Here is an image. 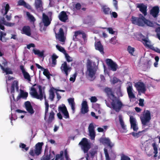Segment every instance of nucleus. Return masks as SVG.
Returning <instances> with one entry per match:
<instances>
[{
    "label": "nucleus",
    "instance_id": "nucleus-1",
    "mask_svg": "<svg viewBox=\"0 0 160 160\" xmlns=\"http://www.w3.org/2000/svg\"><path fill=\"white\" fill-rule=\"evenodd\" d=\"M104 91L108 97L109 101L110 103H109L106 100H105L107 106L109 108H112L116 112H119L122 106V102L115 96L111 88H105Z\"/></svg>",
    "mask_w": 160,
    "mask_h": 160
},
{
    "label": "nucleus",
    "instance_id": "nucleus-2",
    "mask_svg": "<svg viewBox=\"0 0 160 160\" xmlns=\"http://www.w3.org/2000/svg\"><path fill=\"white\" fill-rule=\"evenodd\" d=\"M98 64L96 65L95 62L92 63L90 60H88L87 65V71L86 72L87 77L92 81L95 78V75L98 69Z\"/></svg>",
    "mask_w": 160,
    "mask_h": 160
},
{
    "label": "nucleus",
    "instance_id": "nucleus-3",
    "mask_svg": "<svg viewBox=\"0 0 160 160\" xmlns=\"http://www.w3.org/2000/svg\"><path fill=\"white\" fill-rule=\"evenodd\" d=\"M44 143L43 142H38L35 145L34 148L30 149L29 154L33 158L37 157L41 154L42 152V146Z\"/></svg>",
    "mask_w": 160,
    "mask_h": 160
},
{
    "label": "nucleus",
    "instance_id": "nucleus-4",
    "mask_svg": "<svg viewBox=\"0 0 160 160\" xmlns=\"http://www.w3.org/2000/svg\"><path fill=\"white\" fill-rule=\"evenodd\" d=\"M143 126H145L148 123L151 119V113L148 110H145L142 114L140 117Z\"/></svg>",
    "mask_w": 160,
    "mask_h": 160
},
{
    "label": "nucleus",
    "instance_id": "nucleus-5",
    "mask_svg": "<svg viewBox=\"0 0 160 160\" xmlns=\"http://www.w3.org/2000/svg\"><path fill=\"white\" fill-rule=\"evenodd\" d=\"M79 144L81 145V148L84 153H87L91 148L90 145L86 138H83Z\"/></svg>",
    "mask_w": 160,
    "mask_h": 160
},
{
    "label": "nucleus",
    "instance_id": "nucleus-6",
    "mask_svg": "<svg viewBox=\"0 0 160 160\" xmlns=\"http://www.w3.org/2000/svg\"><path fill=\"white\" fill-rule=\"evenodd\" d=\"M132 21L133 24L139 26H144L145 18L141 14H140L139 18L132 16Z\"/></svg>",
    "mask_w": 160,
    "mask_h": 160
},
{
    "label": "nucleus",
    "instance_id": "nucleus-7",
    "mask_svg": "<svg viewBox=\"0 0 160 160\" xmlns=\"http://www.w3.org/2000/svg\"><path fill=\"white\" fill-rule=\"evenodd\" d=\"M134 86L139 94L141 93H145L146 89L145 85L143 82H138L135 83Z\"/></svg>",
    "mask_w": 160,
    "mask_h": 160
},
{
    "label": "nucleus",
    "instance_id": "nucleus-8",
    "mask_svg": "<svg viewBox=\"0 0 160 160\" xmlns=\"http://www.w3.org/2000/svg\"><path fill=\"white\" fill-rule=\"evenodd\" d=\"M60 69L62 72L64 73L65 76L67 77L68 74V72L71 71L72 68L71 67L68 65L66 62H64L62 64Z\"/></svg>",
    "mask_w": 160,
    "mask_h": 160
},
{
    "label": "nucleus",
    "instance_id": "nucleus-9",
    "mask_svg": "<svg viewBox=\"0 0 160 160\" xmlns=\"http://www.w3.org/2000/svg\"><path fill=\"white\" fill-rule=\"evenodd\" d=\"M56 38H57L59 41L64 42L65 40V38L64 37V32L63 28H60L58 34L55 32Z\"/></svg>",
    "mask_w": 160,
    "mask_h": 160
},
{
    "label": "nucleus",
    "instance_id": "nucleus-10",
    "mask_svg": "<svg viewBox=\"0 0 160 160\" xmlns=\"http://www.w3.org/2000/svg\"><path fill=\"white\" fill-rule=\"evenodd\" d=\"M107 64L109 66L113 71H116L118 68V65L111 59H107L106 60Z\"/></svg>",
    "mask_w": 160,
    "mask_h": 160
},
{
    "label": "nucleus",
    "instance_id": "nucleus-11",
    "mask_svg": "<svg viewBox=\"0 0 160 160\" xmlns=\"http://www.w3.org/2000/svg\"><path fill=\"white\" fill-rule=\"evenodd\" d=\"M137 7L139 9L140 11L143 14L144 16L147 15V7L142 3H137L136 4Z\"/></svg>",
    "mask_w": 160,
    "mask_h": 160
},
{
    "label": "nucleus",
    "instance_id": "nucleus-12",
    "mask_svg": "<svg viewBox=\"0 0 160 160\" xmlns=\"http://www.w3.org/2000/svg\"><path fill=\"white\" fill-rule=\"evenodd\" d=\"M88 131L89 136L92 140L94 139L95 137V132L94 131V125L92 123H90L88 127Z\"/></svg>",
    "mask_w": 160,
    "mask_h": 160
},
{
    "label": "nucleus",
    "instance_id": "nucleus-13",
    "mask_svg": "<svg viewBox=\"0 0 160 160\" xmlns=\"http://www.w3.org/2000/svg\"><path fill=\"white\" fill-rule=\"evenodd\" d=\"M131 128H132L134 131H137L138 129L136 119L132 116H131Z\"/></svg>",
    "mask_w": 160,
    "mask_h": 160
},
{
    "label": "nucleus",
    "instance_id": "nucleus-14",
    "mask_svg": "<svg viewBox=\"0 0 160 160\" xmlns=\"http://www.w3.org/2000/svg\"><path fill=\"white\" fill-rule=\"evenodd\" d=\"M24 104L25 108L28 112L31 115L33 114L34 111L30 102L28 101H26L25 102Z\"/></svg>",
    "mask_w": 160,
    "mask_h": 160
},
{
    "label": "nucleus",
    "instance_id": "nucleus-15",
    "mask_svg": "<svg viewBox=\"0 0 160 160\" xmlns=\"http://www.w3.org/2000/svg\"><path fill=\"white\" fill-rule=\"evenodd\" d=\"M100 141L103 144L107 145L109 146L111 149L114 146V144L111 142L110 140L108 138H101Z\"/></svg>",
    "mask_w": 160,
    "mask_h": 160
},
{
    "label": "nucleus",
    "instance_id": "nucleus-16",
    "mask_svg": "<svg viewBox=\"0 0 160 160\" xmlns=\"http://www.w3.org/2000/svg\"><path fill=\"white\" fill-rule=\"evenodd\" d=\"M58 17L60 20L63 22H66L68 19V16L64 11L61 12L59 14Z\"/></svg>",
    "mask_w": 160,
    "mask_h": 160
},
{
    "label": "nucleus",
    "instance_id": "nucleus-17",
    "mask_svg": "<svg viewBox=\"0 0 160 160\" xmlns=\"http://www.w3.org/2000/svg\"><path fill=\"white\" fill-rule=\"evenodd\" d=\"M58 111L61 112L64 116V118L67 119L69 118L68 112L67 111L66 107L64 105L63 107H58Z\"/></svg>",
    "mask_w": 160,
    "mask_h": 160
},
{
    "label": "nucleus",
    "instance_id": "nucleus-18",
    "mask_svg": "<svg viewBox=\"0 0 160 160\" xmlns=\"http://www.w3.org/2000/svg\"><path fill=\"white\" fill-rule=\"evenodd\" d=\"M159 12V9L158 7L155 6L152 8L150 11V14L153 17L157 18Z\"/></svg>",
    "mask_w": 160,
    "mask_h": 160
},
{
    "label": "nucleus",
    "instance_id": "nucleus-19",
    "mask_svg": "<svg viewBox=\"0 0 160 160\" xmlns=\"http://www.w3.org/2000/svg\"><path fill=\"white\" fill-rule=\"evenodd\" d=\"M35 6L36 9L38 12L43 11V8L41 0H35Z\"/></svg>",
    "mask_w": 160,
    "mask_h": 160
},
{
    "label": "nucleus",
    "instance_id": "nucleus-20",
    "mask_svg": "<svg viewBox=\"0 0 160 160\" xmlns=\"http://www.w3.org/2000/svg\"><path fill=\"white\" fill-rule=\"evenodd\" d=\"M42 21L45 27L48 26L51 23V21L48 17L44 13L42 14Z\"/></svg>",
    "mask_w": 160,
    "mask_h": 160
},
{
    "label": "nucleus",
    "instance_id": "nucleus-21",
    "mask_svg": "<svg viewBox=\"0 0 160 160\" xmlns=\"http://www.w3.org/2000/svg\"><path fill=\"white\" fill-rule=\"evenodd\" d=\"M22 31L23 34H24L28 36H30L31 35V30L30 27L29 26H25L22 28Z\"/></svg>",
    "mask_w": 160,
    "mask_h": 160
},
{
    "label": "nucleus",
    "instance_id": "nucleus-22",
    "mask_svg": "<svg viewBox=\"0 0 160 160\" xmlns=\"http://www.w3.org/2000/svg\"><path fill=\"white\" fill-rule=\"evenodd\" d=\"M142 40L143 42L144 45L146 47H151L152 45H151V42L148 37L145 38V37L142 35Z\"/></svg>",
    "mask_w": 160,
    "mask_h": 160
},
{
    "label": "nucleus",
    "instance_id": "nucleus-23",
    "mask_svg": "<svg viewBox=\"0 0 160 160\" xmlns=\"http://www.w3.org/2000/svg\"><path fill=\"white\" fill-rule=\"evenodd\" d=\"M95 49L98 50L102 53H104L103 48L100 41H99L95 44Z\"/></svg>",
    "mask_w": 160,
    "mask_h": 160
},
{
    "label": "nucleus",
    "instance_id": "nucleus-24",
    "mask_svg": "<svg viewBox=\"0 0 160 160\" xmlns=\"http://www.w3.org/2000/svg\"><path fill=\"white\" fill-rule=\"evenodd\" d=\"M28 95V93L27 92H24L22 90H20V94L18 96L17 98V100H19L21 98L26 99Z\"/></svg>",
    "mask_w": 160,
    "mask_h": 160
},
{
    "label": "nucleus",
    "instance_id": "nucleus-25",
    "mask_svg": "<svg viewBox=\"0 0 160 160\" xmlns=\"http://www.w3.org/2000/svg\"><path fill=\"white\" fill-rule=\"evenodd\" d=\"M68 103L71 105L72 109L73 112L75 110V103L74 101L73 98H70L68 99Z\"/></svg>",
    "mask_w": 160,
    "mask_h": 160
},
{
    "label": "nucleus",
    "instance_id": "nucleus-26",
    "mask_svg": "<svg viewBox=\"0 0 160 160\" xmlns=\"http://www.w3.org/2000/svg\"><path fill=\"white\" fill-rule=\"evenodd\" d=\"M54 115L55 113H54L53 111L52 110L49 113L48 119L47 121L48 123L50 124L54 120Z\"/></svg>",
    "mask_w": 160,
    "mask_h": 160
},
{
    "label": "nucleus",
    "instance_id": "nucleus-27",
    "mask_svg": "<svg viewBox=\"0 0 160 160\" xmlns=\"http://www.w3.org/2000/svg\"><path fill=\"white\" fill-rule=\"evenodd\" d=\"M38 88L39 89V94H38L37 93V97L36 99H40L41 100L43 99V95L42 89V87L41 85H38Z\"/></svg>",
    "mask_w": 160,
    "mask_h": 160
},
{
    "label": "nucleus",
    "instance_id": "nucleus-28",
    "mask_svg": "<svg viewBox=\"0 0 160 160\" xmlns=\"http://www.w3.org/2000/svg\"><path fill=\"white\" fill-rule=\"evenodd\" d=\"M0 67L1 69L3 71L5 72L6 74H13V72L11 70V69L9 68H5L0 63Z\"/></svg>",
    "mask_w": 160,
    "mask_h": 160
},
{
    "label": "nucleus",
    "instance_id": "nucleus-29",
    "mask_svg": "<svg viewBox=\"0 0 160 160\" xmlns=\"http://www.w3.org/2000/svg\"><path fill=\"white\" fill-rule=\"evenodd\" d=\"M43 74L45 75L48 79H49L50 78V76H52V75L51 74L49 71L48 69L47 68H43Z\"/></svg>",
    "mask_w": 160,
    "mask_h": 160
},
{
    "label": "nucleus",
    "instance_id": "nucleus-30",
    "mask_svg": "<svg viewBox=\"0 0 160 160\" xmlns=\"http://www.w3.org/2000/svg\"><path fill=\"white\" fill-rule=\"evenodd\" d=\"M82 31L78 30L74 32V34L73 36V40L74 41H78V38H77L79 35L82 34Z\"/></svg>",
    "mask_w": 160,
    "mask_h": 160
},
{
    "label": "nucleus",
    "instance_id": "nucleus-31",
    "mask_svg": "<svg viewBox=\"0 0 160 160\" xmlns=\"http://www.w3.org/2000/svg\"><path fill=\"white\" fill-rule=\"evenodd\" d=\"M31 92L30 94L34 98H36L37 97V92L36 89L34 87H32L31 89Z\"/></svg>",
    "mask_w": 160,
    "mask_h": 160
},
{
    "label": "nucleus",
    "instance_id": "nucleus-32",
    "mask_svg": "<svg viewBox=\"0 0 160 160\" xmlns=\"http://www.w3.org/2000/svg\"><path fill=\"white\" fill-rule=\"evenodd\" d=\"M58 57L55 54H53L52 56V66H54L57 63L56 59L58 58Z\"/></svg>",
    "mask_w": 160,
    "mask_h": 160
},
{
    "label": "nucleus",
    "instance_id": "nucleus-33",
    "mask_svg": "<svg viewBox=\"0 0 160 160\" xmlns=\"http://www.w3.org/2000/svg\"><path fill=\"white\" fill-rule=\"evenodd\" d=\"M103 12L104 14L106 15H109L111 14V11L110 10V8L106 6H104L102 8Z\"/></svg>",
    "mask_w": 160,
    "mask_h": 160
},
{
    "label": "nucleus",
    "instance_id": "nucleus-34",
    "mask_svg": "<svg viewBox=\"0 0 160 160\" xmlns=\"http://www.w3.org/2000/svg\"><path fill=\"white\" fill-rule=\"evenodd\" d=\"M119 118L120 123L121 126L122 128L124 130H125L126 128V126L125 125L123 121L121 115H119Z\"/></svg>",
    "mask_w": 160,
    "mask_h": 160
},
{
    "label": "nucleus",
    "instance_id": "nucleus-35",
    "mask_svg": "<svg viewBox=\"0 0 160 160\" xmlns=\"http://www.w3.org/2000/svg\"><path fill=\"white\" fill-rule=\"evenodd\" d=\"M18 5L19 6H23L25 8H28L29 5L27 4L23 0H19L18 2Z\"/></svg>",
    "mask_w": 160,
    "mask_h": 160
},
{
    "label": "nucleus",
    "instance_id": "nucleus-36",
    "mask_svg": "<svg viewBox=\"0 0 160 160\" xmlns=\"http://www.w3.org/2000/svg\"><path fill=\"white\" fill-rule=\"evenodd\" d=\"M143 131H139L137 133H135L133 132L131 133L132 136L135 138H138L142 135V133Z\"/></svg>",
    "mask_w": 160,
    "mask_h": 160
},
{
    "label": "nucleus",
    "instance_id": "nucleus-37",
    "mask_svg": "<svg viewBox=\"0 0 160 160\" xmlns=\"http://www.w3.org/2000/svg\"><path fill=\"white\" fill-rule=\"evenodd\" d=\"M56 48L58 51L61 52H62L64 54L66 52V51L64 48L61 46L57 45H56Z\"/></svg>",
    "mask_w": 160,
    "mask_h": 160
},
{
    "label": "nucleus",
    "instance_id": "nucleus-38",
    "mask_svg": "<svg viewBox=\"0 0 160 160\" xmlns=\"http://www.w3.org/2000/svg\"><path fill=\"white\" fill-rule=\"evenodd\" d=\"M55 97L54 92L52 90H50V93L49 95V98L51 100V101H52L53 100L54 98Z\"/></svg>",
    "mask_w": 160,
    "mask_h": 160
},
{
    "label": "nucleus",
    "instance_id": "nucleus-39",
    "mask_svg": "<svg viewBox=\"0 0 160 160\" xmlns=\"http://www.w3.org/2000/svg\"><path fill=\"white\" fill-rule=\"evenodd\" d=\"M23 74L25 79H27L29 82L31 81L30 76L28 72H26L23 73Z\"/></svg>",
    "mask_w": 160,
    "mask_h": 160
},
{
    "label": "nucleus",
    "instance_id": "nucleus-40",
    "mask_svg": "<svg viewBox=\"0 0 160 160\" xmlns=\"http://www.w3.org/2000/svg\"><path fill=\"white\" fill-rule=\"evenodd\" d=\"M27 15L30 20L31 21L34 22L35 21V19L34 17L32 15H31L28 12H27Z\"/></svg>",
    "mask_w": 160,
    "mask_h": 160
},
{
    "label": "nucleus",
    "instance_id": "nucleus-41",
    "mask_svg": "<svg viewBox=\"0 0 160 160\" xmlns=\"http://www.w3.org/2000/svg\"><path fill=\"white\" fill-rule=\"evenodd\" d=\"M65 56V58L66 59L67 61L68 62H72L73 61V59L70 57L69 55L66 52L64 54Z\"/></svg>",
    "mask_w": 160,
    "mask_h": 160
},
{
    "label": "nucleus",
    "instance_id": "nucleus-42",
    "mask_svg": "<svg viewBox=\"0 0 160 160\" xmlns=\"http://www.w3.org/2000/svg\"><path fill=\"white\" fill-rule=\"evenodd\" d=\"M104 151L105 155L106 160H111L109 155L108 153V150L106 148L104 149Z\"/></svg>",
    "mask_w": 160,
    "mask_h": 160
},
{
    "label": "nucleus",
    "instance_id": "nucleus-43",
    "mask_svg": "<svg viewBox=\"0 0 160 160\" xmlns=\"http://www.w3.org/2000/svg\"><path fill=\"white\" fill-rule=\"evenodd\" d=\"M4 8L5 12L3 14V16H4L5 15L8 14V12L10 9V7L9 5L8 4H6Z\"/></svg>",
    "mask_w": 160,
    "mask_h": 160
},
{
    "label": "nucleus",
    "instance_id": "nucleus-44",
    "mask_svg": "<svg viewBox=\"0 0 160 160\" xmlns=\"http://www.w3.org/2000/svg\"><path fill=\"white\" fill-rule=\"evenodd\" d=\"M18 81H14L12 84V87L14 88L16 87V88L18 90Z\"/></svg>",
    "mask_w": 160,
    "mask_h": 160
},
{
    "label": "nucleus",
    "instance_id": "nucleus-45",
    "mask_svg": "<svg viewBox=\"0 0 160 160\" xmlns=\"http://www.w3.org/2000/svg\"><path fill=\"white\" fill-rule=\"evenodd\" d=\"M144 24H146L148 26L150 27H152L153 26V24L150 21L146 19V18L144 21Z\"/></svg>",
    "mask_w": 160,
    "mask_h": 160
},
{
    "label": "nucleus",
    "instance_id": "nucleus-46",
    "mask_svg": "<svg viewBox=\"0 0 160 160\" xmlns=\"http://www.w3.org/2000/svg\"><path fill=\"white\" fill-rule=\"evenodd\" d=\"M88 111V107L82 108L81 112L82 114H85Z\"/></svg>",
    "mask_w": 160,
    "mask_h": 160
},
{
    "label": "nucleus",
    "instance_id": "nucleus-47",
    "mask_svg": "<svg viewBox=\"0 0 160 160\" xmlns=\"http://www.w3.org/2000/svg\"><path fill=\"white\" fill-rule=\"evenodd\" d=\"M116 93L118 96L119 97H122V94L121 90V87L120 86L118 88L116 91Z\"/></svg>",
    "mask_w": 160,
    "mask_h": 160
},
{
    "label": "nucleus",
    "instance_id": "nucleus-48",
    "mask_svg": "<svg viewBox=\"0 0 160 160\" xmlns=\"http://www.w3.org/2000/svg\"><path fill=\"white\" fill-rule=\"evenodd\" d=\"M74 8H75L77 10H80L81 8V4L79 3H77L75 5V6H73Z\"/></svg>",
    "mask_w": 160,
    "mask_h": 160
},
{
    "label": "nucleus",
    "instance_id": "nucleus-49",
    "mask_svg": "<svg viewBox=\"0 0 160 160\" xmlns=\"http://www.w3.org/2000/svg\"><path fill=\"white\" fill-rule=\"evenodd\" d=\"M19 147L20 148H21L22 149H24L26 151H28L29 149L28 147H26V145L25 144L22 143H21L20 144Z\"/></svg>",
    "mask_w": 160,
    "mask_h": 160
},
{
    "label": "nucleus",
    "instance_id": "nucleus-50",
    "mask_svg": "<svg viewBox=\"0 0 160 160\" xmlns=\"http://www.w3.org/2000/svg\"><path fill=\"white\" fill-rule=\"evenodd\" d=\"M113 5L116 10H118V1L116 0H113Z\"/></svg>",
    "mask_w": 160,
    "mask_h": 160
},
{
    "label": "nucleus",
    "instance_id": "nucleus-51",
    "mask_svg": "<svg viewBox=\"0 0 160 160\" xmlns=\"http://www.w3.org/2000/svg\"><path fill=\"white\" fill-rule=\"evenodd\" d=\"M77 73H75L73 75H72V77H70L69 80L70 81H72L73 82H74L76 79V78L77 76Z\"/></svg>",
    "mask_w": 160,
    "mask_h": 160
},
{
    "label": "nucleus",
    "instance_id": "nucleus-52",
    "mask_svg": "<svg viewBox=\"0 0 160 160\" xmlns=\"http://www.w3.org/2000/svg\"><path fill=\"white\" fill-rule=\"evenodd\" d=\"M53 158L52 156H51L50 154L49 155H47L45 157H43L42 158L43 160H50L51 158Z\"/></svg>",
    "mask_w": 160,
    "mask_h": 160
},
{
    "label": "nucleus",
    "instance_id": "nucleus-53",
    "mask_svg": "<svg viewBox=\"0 0 160 160\" xmlns=\"http://www.w3.org/2000/svg\"><path fill=\"white\" fill-rule=\"evenodd\" d=\"M5 18L8 21H10L12 18V14L11 13H8L5 15Z\"/></svg>",
    "mask_w": 160,
    "mask_h": 160
},
{
    "label": "nucleus",
    "instance_id": "nucleus-54",
    "mask_svg": "<svg viewBox=\"0 0 160 160\" xmlns=\"http://www.w3.org/2000/svg\"><path fill=\"white\" fill-rule=\"evenodd\" d=\"M97 153V151L93 149L91 151L90 153L91 154V156L92 158H93L95 154Z\"/></svg>",
    "mask_w": 160,
    "mask_h": 160
},
{
    "label": "nucleus",
    "instance_id": "nucleus-55",
    "mask_svg": "<svg viewBox=\"0 0 160 160\" xmlns=\"http://www.w3.org/2000/svg\"><path fill=\"white\" fill-rule=\"evenodd\" d=\"M116 38L115 37L112 38L110 40L109 42L113 44H115Z\"/></svg>",
    "mask_w": 160,
    "mask_h": 160
},
{
    "label": "nucleus",
    "instance_id": "nucleus-56",
    "mask_svg": "<svg viewBox=\"0 0 160 160\" xmlns=\"http://www.w3.org/2000/svg\"><path fill=\"white\" fill-rule=\"evenodd\" d=\"M22 18V16H19L18 15L15 16L14 18L15 19L17 20V23L18 24V23L20 21L21 19Z\"/></svg>",
    "mask_w": 160,
    "mask_h": 160
},
{
    "label": "nucleus",
    "instance_id": "nucleus-57",
    "mask_svg": "<svg viewBox=\"0 0 160 160\" xmlns=\"http://www.w3.org/2000/svg\"><path fill=\"white\" fill-rule=\"evenodd\" d=\"M139 105L140 106L143 107L144 106L143 103L144 102V99L140 98L139 99Z\"/></svg>",
    "mask_w": 160,
    "mask_h": 160
},
{
    "label": "nucleus",
    "instance_id": "nucleus-58",
    "mask_svg": "<svg viewBox=\"0 0 160 160\" xmlns=\"http://www.w3.org/2000/svg\"><path fill=\"white\" fill-rule=\"evenodd\" d=\"M107 29L108 30L109 33L111 34H114L115 31H114L112 28H107Z\"/></svg>",
    "mask_w": 160,
    "mask_h": 160
},
{
    "label": "nucleus",
    "instance_id": "nucleus-59",
    "mask_svg": "<svg viewBox=\"0 0 160 160\" xmlns=\"http://www.w3.org/2000/svg\"><path fill=\"white\" fill-rule=\"evenodd\" d=\"M88 107L87 102L86 101H83L82 104V108Z\"/></svg>",
    "mask_w": 160,
    "mask_h": 160
},
{
    "label": "nucleus",
    "instance_id": "nucleus-60",
    "mask_svg": "<svg viewBox=\"0 0 160 160\" xmlns=\"http://www.w3.org/2000/svg\"><path fill=\"white\" fill-rule=\"evenodd\" d=\"M119 81V80L118 78H117L115 77H114L113 78V79L112 80V83L113 84H114L115 83H117Z\"/></svg>",
    "mask_w": 160,
    "mask_h": 160
},
{
    "label": "nucleus",
    "instance_id": "nucleus-61",
    "mask_svg": "<svg viewBox=\"0 0 160 160\" xmlns=\"http://www.w3.org/2000/svg\"><path fill=\"white\" fill-rule=\"evenodd\" d=\"M6 33L2 31H0V40L2 41V37L3 36H6Z\"/></svg>",
    "mask_w": 160,
    "mask_h": 160
},
{
    "label": "nucleus",
    "instance_id": "nucleus-62",
    "mask_svg": "<svg viewBox=\"0 0 160 160\" xmlns=\"http://www.w3.org/2000/svg\"><path fill=\"white\" fill-rule=\"evenodd\" d=\"M135 51V49L133 48H132L131 47V55L136 56V54L135 53H134V52Z\"/></svg>",
    "mask_w": 160,
    "mask_h": 160
},
{
    "label": "nucleus",
    "instance_id": "nucleus-63",
    "mask_svg": "<svg viewBox=\"0 0 160 160\" xmlns=\"http://www.w3.org/2000/svg\"><path fill=\"white\" fill-rule=\"evenodd\" d=\"M15 25V23H11L7 22L6 24H5L6 26L8 27H12L14 26Z\"/></svg>",
    "mask_w": 160,
    "mask_h": 160
},
{
    "label": "nucleus",
    "instance_id": "nucleus-64",
    "mask_svg": "<svg viewBox=\"0 0 160 160\" xmlns=\"http://www.w3.org/2000/svg\"><path fill=\"white\" fill-rule=\"evenodd\" d=\"M121 160H130V158L124 155H123L121 157Z\"/></svg>",
    "mask_w": 160,
    "mask_h": 160
}]
</instances>
